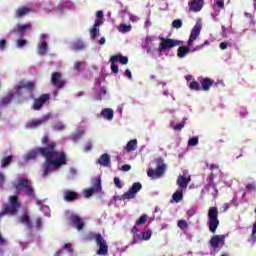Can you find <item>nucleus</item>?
Listing matches in <instances>:
<instances>
[{
    "label": "nucleus",
    "instance_id": "nucleus-1",
    "mask_svg": "<svg viewBox=\"0 0 256 256\" xmlns=\"http://www.w3.org/2000/svg\"><path fill=\"white\" fill-rule=\"evenodd\" d=\"M45 148H36L31 150L24 156V161H33L37 159L38 155L45 157V162L42 165L43 177H49L52 173H57L62 165L67 164L66 156L63 152L55 149V142L49 141L47 136L42 138Z\"/></svg>",
    "mask_w": 256,
    "mask_h": 256
},
{
    "label": "nucleus",
    "instance_id": "nucleus-2",
    "mask_svg": "<svg viewBox=\"0 0 256 256\" xmlns=\"http://www.w3.org/2000/svg\"><path fill=\"white\" fill-rule=\"evenodd\" d=\"M33 89H35V82L21 80L2 98V107L3 105H9L12 99H15L17 103L34 99Z\"/></svg>",
    "mask_w": 256,
    "mask_h": 256
},
{
    "label": "nucleus",
    "instance_id": "nucleus-3",
    "mask_svg": "<svg viewBox=\"0 0 256 256\" xmlns=\"http://www.w3.org/2000/svg\"><path fill=\"white\" fill-rule=\"evenodd\" d=\"M201 34V23L196 22L195 26L193 27L190 37L188 39L187 45L188 46H180L177 50V57L179 59L185 58V56L191 53V48L193 47V43L197 40L199 35Z\"/></svg>",
    "mask_w": 256,
    "mask_h": 256
},
{
    "label": "nucleus",
    "instance_id": "nucleus-4",
    "mask_svg": "<svg viewBox=\"0 0 256 256\" xmlns=\"http://www.w3.org/2000/svg\"><path fill=\"white\" fill-rule=\"evenodd\" d=\"M215 175L212 173L207 177L204 188L201 190V197L205 195H210L212 199H217V195H219V190H217V186L215 185Z\"/></svg>",
    "mask_w": 256,
    "mask_h": 256
},
{
    "label": "nucleus",
    "instance_id": "nucleus-5",
    "mask_svg": "<svg viewBox=\"0 0 256 256\" xmlns=\"http://www.w3.org/2000/svg\"><path fill=\"white\" fill-rule=\"evenodd\" d=\"M133 240L131 241L130 245H137L138 241H149L151 237H153V231L145 230L141 232V228L134 226L131 229Z\"/></svg>",
    "mask_w": 256,
    "mask_h": 256
},
{
    "label": "nucleus",
    "instance_id": "nucleus-6",
    "mask_svg": "<svg viewBox=\"0 0 256 256\" xmlns=\"http://www.w3.org/2000/svg\"><path fill=\"white\" fill-rule=\"evenodd\" d=\"M13 185L16 191H24L28 197H33V195H35V190H33V187H31V181H29L27 178H17L13 182Z\"/></svg>",
    "mask_w": 256,
    "mask_h": 256
},
{
    "label": "nucleus",
    "instance_id": "nucleus-7",
    "mask_svg": "<svg viewBox=\"0 0 256 256\" xmlns=\"http://www.w3.org/2000/svg\"><path fill=\"white\" fill-rule=\"evenodd\" d=\"M156 165V169L150 168L147 172L148 177H151V179H161L165 175V171H167V164H165L163 158H157Z\"/></svg>",
    "mask_w": 256,
    "mask_h": 256
},
{
    "label": "nucleus",
    "instance_id": "nucleus-8",
    "mask_svg": "<svg viewBox=\"0 0 256 256\" xmlns=\"http://www.w3.org/2000/svg\"><path fill=\"white\" fill-rule=\"evenodd\" d=\"M207 225L211 233L217 231V227H219V210L217 207L209 208Z\"/></svg>",
    "mask_w": 256,
    "mask_h": 256
},
{
    "label": "nucleus",
    "instance_id": "nucleus-9",
    "mask_svg": "<svg viewBox=\"0 0 256 256\" xmlns=\"http://www.w3.org/2000/svg\"><path fill=\"white\" fill-rule=\"evenodd\" d=\"M94 99L96 101H103L107 97V88L105 87V78H98L93 88Z\"/></svg>",
    "mask_w": 256,
    "mask_h": 256
},
{
    "label": "nucleus",
    "instance_id": "nucleus-10",
    "mask_svg": "<svg viewBox=\"0 0 256 256\" xmlns=\"http://www.w3.org/2000/svg\"><path fill=\"white\" fill-rule=\"evenodd\" d=\"M143 189V185H141L140 182H135L131 188L128 189L126 193H124L122 196H115V201H125V200H131L135 199L137 197V193H139Z\"/></svg>",
    "mask_w": 256,
    "mask_h": 256
},
{
    "label": "nucleus",
    "instance_id": "nucleus-11",
    "mask_svg": "<svg viewBox=\"0 0 256 256\" xmlns=\"http://www.w3.org/2000/svg\"><path fill=\"white\" fill-rule=\"evenodd\" d=\"M225 245V235H215L210 239L211 256L217 255Z\"/></svg>",
    "mask_w": 256,
    "mask_h": 256
},
{
    "label": "nucleus",
    "instance_id": "nucleus-12",
    "mask_svg": "<svg viewBox=\"0 0 256 256\" xmlns=\"http://www.w3.org/2000/svg\"><path fill=\"white\" fill-rule=\"evenodd\" d=\"M17 209H19V198L17 196H10L8 204L2 211V215H17Z\"/></svg>",
    "mask_w": 256,
    "mask_h": 256
},
{
    "label": "nucleus",
    "instance_id": "nucleus-13",
    "mask_svg": "<svg viewBox=\"0 0 256 256\" xmlns=\"http://www.w3.org/2000/svg\"><path fill=\"white\" fill-rule=\"evenodd\" d=\"M44 10L47 13H55L56 15H63V8L61 7V1L48 0L44 3Z\"/></svg>",
    "mask_w": 256,
    "mask_h": 256
},
{
    "label": "nucleus",
    "instance_id": "nucleus-14",
    "mask_svg": "<svg viewBox=\"0 0 256 256\" xmlns=\"http://www.w3.org/2000/svg\"><path fill=\"white\" fill-rule=\"evenodd\" d=\"M65 215H66V219L70 220L73 227L77 229V231H82L83 227H85V223L83 222L81 217H79V215H77L75 212L71 210H67L65 212Z\"/></svg>",
    "mask_w": 256,
    "mask_h": 256
},
{
    "label": "nucleus",
    "instance_id": "nucleus-15",
    "mask_svg": "<svg viewBox=\"0 0 256 256\" xmlns=\"http://www.w3.org/2000/svg\"><path fill=\"white\" fill-rule=\"evenodd\" d=\"M93 239L96 241L97 247H99L97 254L98 255H107L109 253V246H107V241L103 238L101 234H92Z\"/></svg>",
    "mask_w": 256,
    "mask_h": 256
},
{
    "label": "nucleus",
    "instance_id": "nucleus-16",
    "mask_svg": "<svg viewBox=\"0 0 256 256\" xmlns=\"http://www.w3.org/2000/svg\"><path fill=\"white\" fill-rule=\"evenodd\" d=\"M49 51V35H40V40L37 44V54L43 57Z\"/></svg>",
    "mask_w": 256,
    "mask_h": 256
},
{
    "label": "nucleus",
    "instance_id": "nucleus-17",
    "mask_svg": "<svg viewBox=\"0 0 256 256\" xmlns=\"http://www.w3.org/2000/svg\"><path fill=\"white\" fill-rule=\"evenodd\" d=\"M161 43L158 48V51H165V49H173V47H179V45H183V41L179 40H173V39H165V38H160Z\"/></svg>",
    "mask_w": 256,
    "mask_h": 256
},
{
    "label": "nucleus",
    "instance_id": "nucleus-18",
    "mask_svg": "<svg viewBox=\"0 0 256 256\" xmlns=\"http://www.w3.org/2000/svg\"><path fill=\"white\" fill-rule=\"evenodd\" d=\"M51 117H52L51 113L45 114L40 119H35V120L27 122L25 127H26V129H35L37 127H41V125H45V123H47V121H49V119H51Z\"/></svg>",
    "mask_w": 256,
    "mask_h": 256
},
{
    "label": "nucleus",
    "instance_id": "nucleus-19",
    "mask_svg": "<svg viewBox=\"0 0 256 256\" xmlns=\"http://www.w3.org/2000/svg\"><path fill=\"white\" fill-rule=\"evenodd\" d=\"M153 41H155V38L152 36H148L142 43V47L146 50L148 55H154L157 51V47L155 46Z\"/></svg>",
    "mask_w": 256,
    "mask_h": 256
},
{
    "label": "nucleus",
    "instance_id": "nucleus-20",
    "mask_svg": "<svg viewBox=\"0 0 256 256\" xmlns=\"http://www.w3.org/2000/svg\"><path fill=\"white\" fill-rule=\"evenodd\" d=\"M27 29H31V23L16 24L14 26V28L11 30V33L13 35H17L18 37H23V35L25 34V31H27Z\"/></svg>",
    "mask_w": 256,
    "mask_h": 256
},
{
    "label": "nucleus",
    "instance_id": "nucleus-21",
    "mask_svg": "<svg viewBox=\"0 0 256 256\" xmlns=\"http://www.w3.org/2000/svg\"><path fill=\"white\" fill-rule=\"evenodd\" d=\"M187 171L183 172V175L178 176L176 184L183 191V189H187L189 183H191V176L187 177Z\"/></svg>",
    "mask_w": 256,
    "mask_h": 256
},
{
    "label": "nucleus",
    "instance_id": "nucleus-22",
    "mask_svg": "<svg viewBox=\"0 0 256 256\" xmlns=\"http://www.w3.org/2000/svg\"><path fill=\"white\" fill-rule=\"evenodd\" d=\"M101 180H97L94 184L92 188L86 189L84 190V197L86 199H89V197H91L93 195V193H101Z\"/></svg>",
    "mask_w": 256,
    "mask_h": 256
},
{
    "label": "nucleus",
    "instance_id": "nucleus-23",
    "mask_svg": "<svg viewBox=\"0 0 256 256\" xmlns=\"http://www.w3.org/2000/svg\"><path fill=\"white\" fill-rule=\"evenodd\" d=\"M203 5H205L204 0H191L188 3L189 11H192L193 13H199V11L203 9Z\"/></svg>",
    "mask_w": 256,
    "mask_h": 256
},
{
    "label": "nucleus",
    "instance_id": "nucleus-24",
    "mask_svg": "<svg viewBox=\"0 0 256 256\" xmlns=\"http://www.w3.org/2000/svg\"><path fill=\"white\" fill-rule=\"evenodd\" d=\"M51 83L54 87H57V89H63V87H65V81L61 79V73L59 72H54L52 74Z\"/></svg>",
    "mask_w": 256,
    "mask_h": 256
},
{
    "label": "nucleus",
    "instance_id": "nucleus-25",
    "mask_svg": "<svg viewBox=\"0 0 256 256\" xmlns=\"http://www.w3.org/2000/svg\"><path fill=\"white\" fill-rule=\"evenodd\" d=\"M70 49L72 51H85L87 49V43L83 39H77L70 43Z\"/></svg>",
    "mask_w": 256,
    "mask_h": 256
},
{
    "label": "nucleus",
    "instance_id": "nucleus-26",
    "mask_svg": "<svg viewBox=\"0 0 256 256\" xmlns=\"http://www.w3.org/2000/svg\"><path fill=\"white\" fill-rule=\"evenodd\" d=\"M60 5L62 8V15L65 14V11H75V9H77L75 2H72V0H60Z\"/></svg>",
    "mask_w": 256,
    "mask_h": 256
},
{
    "label": "nucleus",
    "instance_id": "nucleus-27",
    "mask_svg": "<svg viewBox=\"0 0 256 256\" xmlns=\"http://www.w3.org/2000/svg\"><path fill=\"white\" fill-rule=\"evenodd\" d=\"M47 101H49L48 94H43L38 99H35L34 104H33L34 111H39V109H41V107H43V105H45V103H47Z\"/></svg>",
    "mask_w": 256,
    "mask_h": 256
},
{
    "label": "nucleus",
    "instance_id": "nucleus-28",
    "mask_svg": "<svg viewBox=\"0 0 256 256\" xmlns=\"http://www.w3.org/2000/svg\"><path fill=\"white\" fill-rule=\"evenodd\" d=\"M217 7L219 9H217ZM225 1L224 0H215L214 1V12L211 14L214 21H216L217 16L221 13V9H224Z\"/></svg>",
    "mask_w": 256,
    "mask_h": 256
},
{
    "label": "nucleus",
    "instance_id": "nucleus-29",
    "mask_svg": "<svg viewBox=\"0 0 256 256\" xmlns=\"http://www.w3.org/2000/svg\"><path fill=\"white\" fill-rule=\"evenodd\" d=\"M100 115L101 117H103V119H106V121H113V117L115 116V111H113V109L111 108H104L100 112Z\"/></svg>",
    "mask_w": 256,
    "mask_h": 256
},
{
    "label": "nucleus",
    "instance_id": "nucleus-30",
    "mask_svg": "<svg viewBox=\"0 0 256 256\" xmlns=\"http://www.w3.org/2000/svg\"><path fill=\"white\" fill-rule=\"evenodd\" d=\"M97 163L102 167H109L111 165V158L109 157V154H102L100 158L97 160Z\"/></svg>",
    "mask_w": 256,
    "mask_h": 256
},
{
    "label": "nucleus",
    "instance_id": "nucleus-31",
    "mask_svg": "<svg viewBox=\"0 0 256 256\" xmlns=\"http://www.w3.org/2000/svg\"><path fill=\"white\" fill-rule=\"evenodd\" d=\"M33 11L32 8L29 7H20L18 9H16V17L18 19H21V17H25V15H29V13H31Z\"/></svg>",
    "mask_w": 256,
    "mask_h": 256
},
{
    "label": "nucleus",
    "instance_id": "nucleus-32",
    "mask_svg": "<svg viewBox=\"0 0 256 256\" xmlns=\"http://www.w3.org/2000/svg\"><path fill=\"white\" fill-rule=\"evenodd\" d=\"M79 198V194L74 191L65 190L64 191V201H75Z\"/></svg>",
    "mask_w": 256,
    "mask_h": 256
},
{
    "label": "nucleus",
    "instance_id": "nucleus-33",
    "mask_svg": "<svg viewBox=\"0 0 256 256\" xmlns=\"http://www.w3.org/2000/svg\"><path fill=\"white\" fill-rule=\"evenodd\" d=\"M200 83L202 85V91H209V89H211V85H213V81L211 80V78H202L200 80Z\"/></svg>",
    "mask_w": 256,
    "mask_h": 256
},
{
    "label": "nucleus",
    "instance_id": "nucleus-34",
    "mask_svg": "<svg viewBox=\"0 0 256 256\" xmlns=\"http://www.w3.org/2000/svg\"><path fill=\"white\" fill-rule=\"evenodd\" d=\"M127 153H131V151H135L137 149V139L130 140L126 146L124 147Z\"/></svg>",
    "mask_w": 256,
    "mask_h": 256
},
{
    "label": "nucleus",
    "instance_id": "nucleus-35",
    "mask_svg": "<svg viewBox=\"0 0 256 256\" xmlns=\"http://www.w3.org/2000/svg\"><path fill=\"white\" fill-rule=\"evenodd\" d=\"M131 29H133V26L131 24L127 23H121L118 26L119 33L125 34V33H131Z\"/></svg>",
    "mask_w": 256,
    "mask_h": 256
},
{
    "label": "nucleus",
    "instance_id": "nucleus-36",
    "mask_svg": "<svg viewBox=\"0 0 256 256\" xmlns=\"http://www.w3.org/2000/svg\"><path fill=\"white\" fill-rule=\"evenodd\" d=\"M20 223H22V225H25V227H27V229L33 228L31 219L29 218V215H27V214H24L22 217H20Z\"/></svg>",
    "mask_w": 256,
    "mask_h": 256
},
{
    "label": "nucleus",
    "instance_id": "nucleus-37",
    "mask_svg": "<svg viewBox=\"0 0 256 256\" xmlns=\"http://www.w3.org/2000/svg\"><path fill=\"white\" fill-rule=\"evenodd\" d=\"M172 199L174 203H180L183 200V190L178 189L173 195Z\"/></svg>",
    "mask_w": 256,
    "mask_h": 256
},
{
    "label": "nucleus",
    "instance_id": "nucleus-38",
    "mask_svg": "<svg viewBox=\"0 0 256 256\" xmlns=\"http://www.w3.org/2000/svg\"><path fill=\"white\" fill-rule=\"evenodd\" d=\"M13 161V155L4 156L1 162V167H9Z\"/></svg>",
    "mask_w": 256,
    "mask_h": 256
},
{
    "label": "nucleus",
    "instance_id": "nucleus-39",
    "mask_svg": "<svg viewBox=\"0 0 256 256\" xmlns=\"http://www.w3.org/2000/svg\"><path fill=\"white\" fill-rule=\"evenodd\" d=\"M85 135V131L84 130H77L76 132H74L72 135H71V140L74 142V143H77V141L79 139H81V137Z\"/></svg>",
    "mask_w": 256,
    "mask_h": 256
},
{
    "label": "nucleus",
    "instance_id": "nucleus-40",
    "mask_svg": "<svg viewBox=\"0 0 256 256\" xmlns=\"http://www.w3.org/2000/svg\"><path fill=\"white\" fill-rule=\"evenodd\" d=\"M52 129L54 131H65L66 126L65 123L61 122V121H57L52 125Z\"/></svg>",
    "mask_w": 256,
    "mask_h": 256
},
{
    "label": "nucleus",
    "instance_id": "nucleus-41",
    "mask_svg": "<svg viewBox=\"0 0 256 256\" xmlns=\"http://www.w3.org/2000/svg\"><path fill=\"white\" fill-rule=\"evenodd\" d=\"M188 87L191 89V91H201V84H199L197 81L190 82Z\"/></svg>",
    "mask_w": 256,
    "mask_h": 256
},
{
    "label": "nucleus",
    "instance_id": "nucleus-42",
    "mask_svg": "<svg viewBox=\"0 0 256 256\" xmlns=\"http://www.w3.org/2000/svg\"><path fill=\"white\" fill-rule=\"evenodd\" d=\"M97 37H99V28H96L95 26H93L90 29V38L92 39V41H95Z\"/></svg>",
    "mask_w": 256,
    "mask_h": 256
},
{
    "label": "nucleus",
    "instance_id": "nucleus-43",
    "mask_svg": "<svg viewBox=\"0 0 256 256\" xmlns=\"http://www.w3.org/2000/svg\"><path fill=\"white\" fill-rule=\"evenodd\" d=\"M37 205L40 206V211L44 213V215L48 216L51 210L49 209V206L41 204V201L36 202Z\"/></svg>",
    "mask_w": 256,
    "mask_h": 256
},
{
    "label": "nucleus",
    "instance_id": "nucleus-44",
    "mask_svg": "<svg viewBox=\"0 0 256 256\" xmlns=\"http://www.w3.org/2000/svg\"><path fill=\"white\" fill-rule=\"evenodd\" d=\"M199 145V137L193 136L192 138H189L188 140V146L189 147H197Z\"/></svg>",
    "mask_w": 256,
    "mask_h": 256
},
{
    "label": "nucleus",
    "instance_id": "nucleus-45",
    "mask_svg": "<svg viewBox=\"0 0 256 256\" xmlns=\"http://www.w3.org/2000/svg\"><path fill=\"white\" fill-rule=\"evenodd\" d=\"M147 222V214H143L135 223L134 227H139V225H143Z\"/></svg>",
    "mask_w": 256,
    "mask_h": 256
},
{
    "label": "nucleus",
    "instance_id": "nucleus-46",
    "mask_svg": "<svg viewBox=\"0 0 256 256\" xmlns=\"http://www.w3.org/2000/svg\"><path fill=\"white\" fill-rule=\"evenodd\" d=\"M27 43L28 42L25 39H18L16 41V47H17V49H23V47H25L27 45Z\"/></svg>",
    "mask_w": 256,
    "mask_h": 256
},
{
    "label": "nucleus",
    "instance_id": "nucleus-47",
    "mask_svg": "<svg viewBox=\"0 0 256 256\" xmlns=\"http://www.w3.org/2000/svg\"><path fill=\"white\" fill-rule=\"evenodd\" d=\"M172 27H174V29H181V27H183V21H181V19H176L172 22Z\"/></svg>",
    "mask_w": 256,
    "mask_h": 256
},
{
    "label": "nucleus",
    "instance_id": "nucleus-48",
    "mask_svg": "<svg viewBox=\"0 0 256 256\" xmlns=\"http://www.w3.org/2000/svg\"><path fill=\"white\" fill-rule=\"evenodd\" d=\"M177 225H178L179 229H181L182 231L184 229H187V227H189V224L185 220H179Z\"/></svg>",
    "mask_w": 256,
    "mask_h": 256
},
{
    "label": "nucleus",
    "instance_id": "nucleus-49",
    "mask_svg": "<svg viewBox=\"0 0 256 256\" xmlns=\"http://www.w3.org/2000/svg\"><path fill=\"white\" fill-rule=\"evenodd\" d=\"M124 13H127L132 23H137V21H139V17H137L136 15L131 14L130 12H124Z\"/></svg>",
    "mask_w": 256,
    "mask_h": 256
},
{
    "label": "nucleus",
    "instance_id": "nucleus-50",
    "mask_svg": "<svg viewBox=\"0 0 256 256\" xmlns=\"http://www.w3.org/2000/svg\"><path fill=\"white\" fill-rule=\"evenodd\" d=\"M120 58H121V54L114 55L110 58V63L116 65V63H118V61H120Z\"/></svg>",
    "mask_w": 256,
    "mask_h": 256
},
{
    "label": "nucleus",
    "instance_id": "nucleus-51",
    "mask_svg": "<svg viewBox=\"0 0 256 256\" xmlns=\"http://www.w3.org/2000/svg\"><path fill=\"white\" fill-rule=\"evenodd\" d=\"M114 184L118 189H123V184L121 183V179H119V177L114 178Z\"/></svg>",
    "mask_w": 256,
    "mask_h": 256
},
{
    "label": "nucleus",
    "instance_id": "nucleus-52",
    "mask_svg": "<svg viewBox=\"0 0 256 256\" xmlns=\"http://www.w3.org/2000/svg\"><path fill=\"white\" fill-rule=\"evenodd\" d=\"M120 63L121 65H127V63H129V58H127V56H123L120 54Z\"/></svg>",
    "mask_w": 256,
    "mask_h": 256
},
{
    "label": "nucleus",
    "instance_id": "nucleus-53",
    "mask_svg": "<svg viewBox=\"0 0 256 256\" xmlns=\"http://www.w3.org/2000/svg\"><path fill=\"white\" fill-rule=\"evenodd\" d=\"M101 25H103V19L98 18L95 20L93 27H96V29H99V27H101Z\"/></svg>",
    "mask_w": 256,
    "mask_h": 256
},
{
    "label": "nucleus",
    "instance_id": "nucleus-54",
    "mask_svg": "<svg viewBox=\"0 0 256 256\" xmlns=\"http://www.w3.org/2000/svg\"><path fill=\"white\" fill-rule=\"evenodd\" d=\"M183 127H185V122L178 123L174 126V131H181V129H183Z\"/></svg>",
    "mask_w": 256,
    "mask_h": 256
},
{
    "label": "nucleus",
    "instance_id": "nucleus-55",
    "mask_svg": "<svg viewBox=\"0 0 256 256\" xmlns=\"http://www.w3.org/2000/svg\"><path fill=\"white\" fill-rule=\"evenodd\" d=\"M227 47H231V43H229V42L220 43V49H222V51H225V49H227Z\"/></svg>",
    "mask_w": 256,
    "mask_h": 256
},
{
    "label": "nucleus",
    "instance_id": "nucleus-56",
    "mask_svg": "<svg viewBox=\"0 0 256 256\" xmlns=\"http://www.w3.org/2000/svg\"><path fill=\"white\" fill-rule=\"evenodd\" d=\"M111 71L112 73H119V66H117V64L111 63Z\"/></svg>",
    "mask_w": 256,
    "mask_h": 256
},
{
    "label": "nucleus",
    "instance_id": "nucleus-57",
    "mask_svg": "<svg viewBox=\"0 0 256 256\" xmlns=\"http://www.w3.org/2000/svg\"><path fill=\"white\" fill-rule=\"evenodd\" d=\"M248 114H249V112L247 111V108H241L240 109V116L241 117H247Z\"/></svg>",
    "mask_w": 256,
    "mask_h": 256
},
{
    "label": "nucleus",
    "instance_id": "nucleus-58",
    "mask_svg": "<svg viewBox=\"0 0 256 256\" xmlns=\"http://www.w3.org/2000/svg\"><path fill=\"white\" fill-rule=\"evenodd\" d=\"M120 171H131V165L125 164L121 166Z\"/></svg>",
    "mask_w": 256,
    "mask_h": 256
},
{
    "label": "nucleus",
    "instance_id": "nucleus-59",
    "mask_svg": "<svg viewBox=\"0 0 256 256\" xmlns=\"http://www.w3.org/2000/svg\"><path fill=\"white\" fill-rule=\"evenodd\" d=\"M246 189H247L248 191H255V189H256L255 183L248 184V185L246 186Z\"/></svg>",
    "mask_w": 256,
    "mask_h": 256
},
{
    "label": "nucleus",
    "instance_id": "nucleus-60",
    "mask_svg": "<svg viewBox=\"0 0 256 256\" xmlns=\"http://www.w3.org/2000/svg\"><path fill=\"white\" fill-rule=\"evenodd\" d=\"M196 211L195 209H190L187 211V217L188 219H191V217H193L195 215Z\"/></svg>",
    "mask_w": 256,
    "mask_h": 256
},
{
    "label": "nucleus",
    "instance_id": "nucleus-61",
    "mask_svg": "<svg viewBox=\"0 0 256 256\" xmlns=\"http://www.w3.org/2000/svg\"><path fill=\"white\" fill-rule=\"evenodd\" d=\"M42 225H43V220L41 218H38L36 220V229H41Z\"/></svg>",
    "mask_w": 256,
    "mask_h": 256
},
{
    "label": "nucleus",
    "instance_id": "nucleus-62",
    "mask_svg": "<svg viewBox=\"0 0 256 256\" xmlns=\"http://www.w3.org/2000/svg\"><path fill=\"white\" fill-rule=\"evenodd\" d=\"M63 249H66L69 253H73V247H71V244L69 243L65 244Z\"/></svg>",
    "mask_w": 256,
    "mask_h": 256
},
{
    "label": "nucleus",
    "instance_id": "nucleus-63",
    "mask_svg": "<svg viewBox=\"0 0 256 256\" xmlns=\"http://www.w3.org/2000/svg\"><path fill=\"white\" fill-rule=\"evenodd\" d=\"M124 75H125V77H127L128 79H133V75L131 74V70H129V69H126Z\"/></svg>",
    "mask_w": 256,
    "mask_h": 256
},
{
    "label": "nucleus",
    "instance_id": "nucleus-64",
    "mask_svg": "<svg viewBox=\"0 0 256 256\" xmlns=\"http://www.w3.org/2000/svg\"><path fill=\"white\" fill-rule=\"evenodd\" d=\"M74 69L75 71H81V62H75Z\"/></svg>",
    "mask_w": 256,
    "mask_h": 256
}]
</instances>
